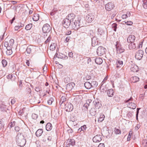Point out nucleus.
<instances>
[{
	"label": "nucleus",
	"mask_w": 147,
	"mask_h": 147,
	"mask_svg": "<svg viewBox=\"0 0 147 147\" xmlns=\"http://www.w3.org/2000/svg\"><path fill=\"white\" fill-rule=\"evenodd\" d=\"M80 18H79L77 20H76L74 21L73 22L72 21L71 23V27L72 29L75 30H77L80 28V26H82V24L81 22Z\"/></svg>",
	"instance_id": "obj_2"
},
{
	"label": "nucleus",
	"mask_w": 147,
	"mask_h": 147,
	"mask_svg": "<svg viewBox=\"0 0 147 147\" xmlns=\"http://www.w3.org/2000/svg\"><path fill=\"white\" fill-rule=\"evenodd\" d=\"M41 88L40 86H37L35 88V90L37 92H39Z\"/></svg>",
	"instance_id": "obj_61"
},
{
	"label": "nucleus",
	"mask_w": 147,
	"mask_h": 147,
	"mask_svg": "<svg viewBox=\"0 0 147 147\" xmlns=\"http://www.w3.org/2000/svg\"><path fill=\"white\" fill-rule=\"evenodd\" d=\"M95 61L98 64H101L102 62V60L100 58H96L95 59Z\"/></svg>",
	"instance_id": "obj_30"
},
{
	"label": "nucleus",
	"mask_w": 147,
	"mask_h": 147,
	"mask_svg": "<svg viewBox=\"0 0 147 147\" xmlns=\"http://www.w3.org/2000/svg\"><path fill=\"white\" fill-rule=\"evenodd\" d=\"M117 24L116 23H113L112 25V27L115 31H116L117 28Z\"/></svg>",
	"instance_id": "obj_49"
},
{
	"label": "nucleus",
	"mask_w": 147,
	"mask_h": 147,
	"mask_svg": "<svg viewBox=\"0 0 147 147\" xmlns=\"http://www.w3.org/2000/svg\"><path fill=\"white\" fill-rule=\"evenodd\" d=\"M132 134V131H130L129 132L128 135L127 139V141H129L130 140V138L131 137V135Z\"/></svg>",
	"instance_id": "obj_47"
},
{
	"label": "nucleus",
	"mask_w": 147,
	"mask_h": 147,
	"mask_svg": "<svg viewBox=\"0 0 147 147\" xmlns=\"http://www.w3.org/2000/svg\"><path fill=\"white\" fill-rule=\"evenodd\" d=\"M32 27V24H29L26 26L25 29L27 30H29L31 29Z\"/></svg>",
	"instance_id": "obj_41"
},
{
	"label": "nucleus",
	"mask_w": 147,
	"mask_h": 147,
	"mask_svg": "<svg viewBox=\"0 0 147 147\" xmlns=\"http://www.w3.org/2000/svg\"><path fill=\"white\" fill-rule=\"evenodd\" d=\"M52 128V125L50 123H48L46 125V129L47 131H49L51 130Z\"/></svg>",
	"instance_id": "obj_31"
},
{
	"label": "nucleus",
	"mask_w": 147,
	"mask_h": 147,
	"mask_svg": "<svg viewBox=\"0 0 147 147\" xmlns=\"http://www.w3.org/2000/svg\"><path fill=\"white\" fill-rule=\"evenodd\" d=\"M127 55H122L121 57V59L123 60L124 61L127 60Z\"/></svg>",
	"instance_id": "obj_53"
},
{
	"label": "nucleus",
	"mask_w": 147,
	"mask_h": 147,
	"mask_svg": "<svg viewBox=\"0 0 147 147\" xmlns=\"http://www.w3.org/2000/svg\"><path fill=\"white\" fill-rule=\"evenodd\" d=\"M128 45V47L129 49H134L136 48L135 44L134 42H130Z\"/></svg>",
	"instance_id": "obj_28"
},
{
	"label": "nucleus",
	"mask_w": 147,
	"mask_h": 147,
	"mask_svg": "<svg viewBox=\"0 0 147 147\" xmlns=\"http://www.w3.org/2000/svg\"><path fill=\"white\" fill-rule=\"evenodd\" d=\"M43 132L42 129H38L36 132V136L37 137H39L41 136Z\"/></svg>",
	"instance_id": "obj_29"
},
{
	"label": "nucleus",
	"mask_w": 147,
	"mask_h": 147,
	"mask_svg": "<svg viewBox=\"0 0 147 147\" xmlns=\"http://www.w3.org/2000/svg\"><path fill=\"white\" fill-rule=\"evenodd\" d=\"M66 96H62L61 97L60 101V103H61V104H62L66 100Z\"/></svg>",
	"instance_id": "obj_39"
},
{
	"label": "nucleus",
	"mask_w": 147,
	"mask_h": 147,
	"mask_svg": "<svg viewBox=\"0 0 147 147\" xmlns=\"http://www.w3.org/2000/svg\"><path fill=\"white\" fill-rule=\"evenodd\" d=\"M143 6L144 9H147V0H144L143 1Z\"/></svg>",
	"instance_id": "obj_44"
},
{
	"label": "nucleus",
	"mask_w": 147,
	"mask_h": 147,
	"mask_svg": "<svg viewBox=\"0 0 147 147\" xmlns=\"http://www.w3.org/2000/svg\"><path fill=\"white\" fill-rule=\"evenodd\" d=\"M10 43V46H13V45L14 43V40L13 39H11L9 41V42Z\"/></svg>",
	"instance_id": "obj_54"
},
{
	"label": "nucleus",
	"mask_w": 147,
	"mask_h": 147,
	"mask_svg": "<svg viewBox=\"0 0 147 147\" xmlns=\"http://www.w3.org/2000/svg\"><path fill=\"white\" fill-rule=\"evenodd\" d=\"M131 80L132 82L135 83L139 81V78L136 76H133L131 78Z\"/></svg>",
	"instance_id": "obj_32"
},
{
	"label": "nucleus",
	"mask_w": 147,
	"mask_h": 147,
	"mask_svg": "<svg viewBox=\"0 0 147 147\" xmlns=\"http://www.w3.org/2000/svg\"><path fill=\"white\" fill-rule=\"evenodd\" d=\"M84 86L87 89H90L92 87V86L91 83H90L89 82H86L84 84Z\"/></svg>",
	"instance_id": "obj_27"
},
{
	"label": "nucleus",
	"mask_w": 147,
	"mask_h": 147,
	"mask_svg": "<svg viewBox=\"0 0 147 147\" xmlns=\"http://www.w3.org/2000/svg\"><path fill=\"white\" fill-rule=\"evenodd\" d=\"M32 116L33 119H36L38 117V115L34 113L32 114Z\"/></svg>",
	"instance_id": "obj_55"
},
{
	"label": "nucleus",
	"mask_w": 147,
	"mask_h": 147,
	"mask_svg": "<svg viewBox=\"0 0 147 147\" xmlns=\"http://www.w3.org/2000/svg\"><path fill=\"white\" fill-rule=\"evenodd\" d=\"M65 109L67 111H71L73 109V106L71 103H67L65 105Z\"/></svg>",
	"instance_id": "obj_13"
},
{
	"label": "nucleus",
	"mask_w": 147,
	"mask_h": 147,
	"mask_svg": "<svg viewBox=\"0 0 147 147\" xmlns=\"http://www.w3.org/2000/svg\"><path fill=\"white\" fill-rule=\"evenodd\" d=\"M15 123L16 122L15 121H13V122H11L10 124L9 125L11 127H12L14 126L15 125Z\"/></svg>",
	"instance_id": "obj_62"
},
{
	"label": "nucleus",
	"mask_w": 147,
	"mask_h": 147,
	"mask_svg": "<svg viewBox=\"0 0 147 147\" xmlns=\"http://www.w3.org/2000/svg\"><path fill=\"white\" fill-rule=\"evenodd\" d=\"M67 146H69L71 145L72 146L74 145L75 144V140L74 139H68L67 140Z\"/></svg>",
	"instance_id": "obj_17"
},
{
	"label": "nucleus",
	"mask_w": 147,
	"mask_h": 147,
	"mask_svg": "<svg viewBox=\"0 0 147 147\" xmlns=\"http://www.w3.org/2000/svg\"><path fill=\"white\" fill-rule=\"evenodd\" d=\"M98 33L100 35H103L104 33L105 32L101 28H99L98 29Z\"/></svg>",
	"instance_id": "obj_36"
},
{
	"label": "nucleus",
	"mask_w": 147,
	"mask_h": 147,
	"mask_svg": "<svg viewBox=\"0 0 147 147\" xmlns=\"http://www.w3.org/2000/svg\"><path fill=\"white\" fill-rule=\"evenodd\" d=\"M54 101V99L53 98H51L48 100V103L49 105L52 104L53 101Z\"/></svg>",
	"instance_id": "obj_50"
},
{
	"label": "nucleus",
	"mask_w": 147,
	"mask_h": 147,
	"mask_svg": "<svg viewBox=\"0 0 147 147\" xmlns=\"http://www.w3.org/2000/svg\"><path fill=\"white\" fill-rule=\"evenodd\" d=\"M92 77L91 76L90 74H86V75L83 77V79L84 80H88L92 79Z\"/></svg>",
	"instance_id": "obj_33"
},
{
	"label": "nucleus",
	"mask_w": 147,
	"mask_h": 147,
	"mask_svg": "<svg viewBox=\"0 0 147 147\" xmlns=\"http://www.w3.org/2000/svg\"><path fill=\"white\" fill-rule=\"evenodd\" d=\"M107 93L109 97H112L113 96L114 92L113 89H111L107 90Z\"/></svg>",
	"instance_id": "obj_24"
},
{
	"label": "nucleus",
	"mask_w": 147,
	"mask_h": 147,
	"mask_svg": "<svg viewBox=\"0 0 147 147\" xmlns=\"http://www.w3.org/2000/svg\"><path fill=\"white\" fill-rule=\"evenodd\" d=\"M144 96L145 94H140V100H143L144 98Z\"/></svg>",
	"instance_id": "obj_63"
},
{
	"label": "nucleus",
	"mask_w": 147,
	"mask_h": 147,
	"mask_svg": "<svg viewBox=\"0 0 147 147\" xmlns=\"http://www.w3.org/2000/svg\"><path fill=\"white\" fill-rule=\"evenodd\" d=\"M12 53V51L11 50H7L6 51V53L7 55H9Z\"/></svg>",
	"instance_id": "obj_52"
},
{
	"label": "nucleus",
	"mask_w": 147,
	"mask_h": 147,
	"mask_svg": "<svg viewBox=\"0 0 147 147\" xmlns=\"http://www.w3.org/2000/svg\"><path fill=\"white\" fill-rule=\"evenodd\" d=\"M97 39L96 37H93L92 39V45L93 47H94L96 45L98 44V41L97 40Z\"/></svg>",
	"instance_id": "obj_15"
},
{
	"label": "nucleus",
	"mask_w": 147,
	"mask_h": 147,
	"mask_svg": "<svg viewBox=\"0 0 147 147\" xmlns=\"http://www.w3.org/2000/svg\"><path fill=\"white\" fill-rule=\"evenodd\" d=\"M117 52H119V53H121L124 51V49L121 47V45L117 42V44L115 45Z\"/></svg>",
	"instance_id": "obj_9"
},
{
	"label": "nucleus",
	"mask_w": 147,
	"mask_h": 147,
	"mask_svg": "<svg viewBox=\"0 0 147 147\" xmlns=\"http://www.w3.org/2000/svg\"><path fill=\"white\" fill-rule=\"evenodd\" d=\"M42 30L44 33H48L51 32V27L48 24H44L43 26Z\"/></svg>",
	"instance_id": "obj_4"
},
{
	"label": "nucleus",
	"mask_w": 147,
	"mask_h": 147,
	"mask_svg": "<svg viewBox=\"0 0 147 147\" xmlns=\"http://www.w3.org/2000/svg\"><path fill=\"white\" fill-rule=\"evenodd\" d=\"M16 141L18 145L20 146H25L26 140L23 135L21 133H18L16 137Z\"/></svg>",
	"instance_id": "obj_1"
},
{
	"label": "nucleus",
	"mask_w": 147,
	"mask_h": 147,
	"mask_svg": "<svg viewBox=\"0 0 147 147\" xmlns=\"http://www.w3.org/2000/svg\"><path fill=\"white\" fill-rule=\"evenodd\" d=\"M26 51L27 53L28 54H30L31 51V48L29 46L26 49Z\"/></svg>",
	"instance_id": "obj_51"
},
{
	"label": "nucleus",
	"mask_w": 147,
	"mask_h": 147,
	"mask_svg": "<svg viewBox=\"0 0 147 147\" xmlns=\"http://www.w3.org/2000/svg\"><path fill=\"white\" fill-rule=\"evenodd\" d=\"M2 63L3 67H5L7 64V61L5 59H3L2 61Z\"/></svg>",
	"instance_id": "obj_48"
},
{
	"label": "nucleus",
	"mask_w": 147,
	"mask_h": 147,
	"mask_svg": "<svg viewBox=\"0 0 147 147\" xmlns=\"http://www.w3.org/2000/svg\"><path fill=\"white\" fill-rule=\"evenodd\" d=\"M92 101L90 99L86 100V102L84 104L83 107L88 109V107L90 106L92 103Z\"/></svg>",
	"instance_id": "obj_20"
},
{
	"label": "nucleus",
	"mask_w": 147,
	"mask_h": 147,
	"mask_svg": "<svg viewBox=\"0 0 147 147\" xmlns=\"http://www.w3.org/2000/svg\"><path fill=\"white\" fill-rule=\"evenodd\" d=\"M93 103L96 109H99L101 105L100 103L98 101H94Z\"/></svg>",
	"instance_id": "obj_26"
},
{
	"label": "nucleus",
	"mask_w": 147,
	"mask_h": 147,
	"mask_svg": "<svg viewBox=\"0 0 147 147\" xmlns=\"http://www.w3.org/2000/svg\"><path fill=\"white\" fill-rule=\"evenodd\" d=\"M143 51L142 50H140L136 53L135 57L136 59L140 60L142 59L143 56Z\"/></svg>",
	"instance_id": "obj_7"
},
{
	"label": "nucleus",
	"mask_w": 147,
	"mask_h": 147,
	"mask_svg": "<svg viewBox=\"0 0 147 147\" xmlns=\"http://www.w3.org/2000/svg\"><path fill=\"white\" fill-rule=\"evenodd\" d=\"M80 32L82 33H86L88 30V28L87 26H84L83 24L82 26L80 28Z\"/></svg>",
	"instance_id": "obj_14"
},
{
	"label": "nucleus",
	"mask_w": 147,
	"mask_h": 147,
	"mask_svg": "<svg viewBox=\"0 0 147 147\" xmlns=\"http://www.w3.org/2000/svg\"><path fill=\"white\" fill-rule=\"evenodd\" d=\"M113 99L117 102L119 101V98L117 95H115L113 97Z\"/></svg>",
	"instance_id": "obj_59"
},
{
	"label": "nucleus",
	"mask_w": 147,
	"mask_h": 147,
	"mask_svg": "<svg viewBox=\"0 0 147 147\" xmlns=\"http://www.w3.org/2000/svg\"><path fill=\"white\" fill-rule=\"evenodd\" d=\"M72 21H70L69 19L66 18L64 19L63 22V25L65 28H68L69 26H71Z\"/></svg>",
	"instance_id": "obj_6"
},
{
	"label": "nucleus",
	"mask_w": 147,
	"mask_h": 147,
	"mask_svg": "<svg viewBox=\"0 0 147 147\" xmlns=\"http://www.w3.org/2000/svg\"><path fill=\"white\" fill-rule=\"evenodd\" d=\"M75 85L74 83L71 82L68 84L66 85V89L68 91H71Z\"/></svg>",
	"instance_id": "obj_12"
},
{
	"label": "nucleus",
	"mask_w": 147,
	"mask_h": 147,
	"mask_svg": "<svg viewBox=\"0 0 147 147\" xmlns=\"http://www.w3.org/2000/svg\"><path fill=\"white\" fill-rule=\"evenodd\" d=\"M94 17L93 15L91 14L90 15H88L86 17L88 21V22H91L94 19Z\"/></svg>",
	"instance_id": "obj_19"
},
{
	"label": "nucleus",
	"mask_w": 147,
	"mask_h": 147,
	"mask_svg": "<svg viewBox=\"0 0 147 147\" xmlns=\"http://www.w3.org/2000/svg\"><path fill=\"white\" fill-rule=\"evenodd\" d=\"M84 59L87 61V64H90V63L91 62V60L90 58L85 57H84Z\"/></svg>",
	"instance_id": "obj_45"
},
{
	"label": "nucleus",
	"mask_w": 147,
	"mask_h": 147,
	"mask_svg": "<svg viewBox=\"0 0 147 147\" xmlns=\"http://www.w3.org/2000/svg\"><path fill=\"white\" fill-rule=\"evenodd\" d=\"M51 36L50 35H49L46 40L45 41V42L46 43H47L49 42L51 40Z\"/></svg>",
	"instance_id": "obj_64"
},
{
	"label": "nucleus",
	"mask_w": 147,
	"mask_h": 147,
	"mask_svg": "<svg viewBox=\"0 0 147 147\" xmlns=\"http://www.w3.org/2000/svg\"><path fill=\"white\" fill-rule=\"evenodd\" d=\"M4 124L1 120H0V129H1L4 127Z\"/></svg>",
	"instance_id": "obj_60"
},
{
	"label": "nucleus",
	"mask_w": 147,
	"mask_h": 147,
	"mask_svg": "<svg viewBox=\"0 0 147 147\" xmlns=\"http://www.w3.org/2000/svg\"><path fill=\"white\" fill-rule=\"evenodd\" d=\"M134 100L132 97H131L129 99L125 101V103H128L127 106L128 107L132 109L136 108V105L133 102Z\"/></svg>",
	"instance_id": "obj_3"
},
{
	"label": "nucleus",
	"mask_w": 147,
	"mask_h": 147,
	"mask_svg": "<svg viewBox=\"0 0 147 147\" xmlns=\"http://www.w3.org/2000/svg\"><path fill=\"white\" fill-rule=\"evenodd\" d=\"M70 80V79L69 77L67 76H65L64 79V82L65 83H67L69 82Z\"/></svg>",
	"instance_id": "obj_42"
},
{
	"label": "nucleus",
	"mask_w": 147,
	"mask_h": 147,
	"mask_svg": "<svg viewBox=\"0 0 147 147\" xmlns=\"http://www.w3.org/2000/svg\"><path fill=\"white\" fill-rule=\"evenodd\" d=\"M81 127L82 130V131H83V132H84L85 131L87 128V127L86 125H84L82 126Z\"/></svg>",
	"instance_id": "obj_57"
},
{
	"label": "nucleus",
	"mask_w": 147,
	"mask_h": 147,
	"mask_svg": "<svg viewBox=\"0 0 147 147\" xmlns=\"http://www.w3.org/2000/svg\"><path fill=\"white\" fill-rule=\"evenodd\" d=\"M4 46L6 47L7 50H11L12 46H11L8 45H9V42L7 41H5L4 43Z\"/></svg>",
	"instance_id": "obj_25"
},
{
	"label": "nucleus",
	"mask_w": 147,
	"mask_h": 147,
	"mask_svg": "<svg viewBox=\"0 0 147 147\" xmlns=\"http://www.w3.org/2000/svg\"><path fill=\"white\" fill-rule=\"evenodd\" d=\"M114 7V4L112 2H109L105 5V8L107 11H109L112 9Z\"/></svg>",
	"instance_id": "obj_8"
},
{
	"label": "nucleus",
	"mask_w": 147,
	"mask_h": 147,
	"mask_svg": "<svg viewBox=\"0 0 147 147\" xmlns=\"http://www.w3.org/2000/svg\"><path fill=\"white\" fill-rule=\"evenodd\" d=\"M123 22L125 23L126 25L129 26L133 24V22L131 21H127V22L124 21Z\"/></svg>",
	"instance_id": "obj_46"
},
{
	"label": "nucleus",
	"mask_w": 147,
	"mask_h": 147,
	"mask_svg": "<svg viewBox=\"0 0 147 147\" xmlns=\"http://www.w3.org/2000/svg\"><path fill=\"white\" fill-rule=\"evenodd\" d=\"M39 19V15L38 14L35 13L34 14L33 17V19L34 21H37Z\"/></svg>",
	"instance_id": "obj_35"
},
{
	"label": "nucleus",
	"mask_w": 147,
	"mask_h": 147,
	"mask_svg": "<svg viewBox=\"0 0 147 147\" xmlns=\"http://www.w3.org/2000/svg\"><path fill=\"white\" fill-rule=\"evenodd\" d=\"M91 84L92 86V87L94 88H95L98 85V83L96 81H94L92 82Z\"/></svg>",
	"instance_id": "obj_40"
},
{
	"label": "nucleus",
	"mask_w": 147,
	"mask_h": 147,
	"mask_svg": "<svg viewBox=\"0 0 147 147\" xmlns=\"http://www.w3.org/2000/svg\"><path fill=\"white\" fill-rule=\"evenodd\" d=\"M56 44L55 43H53L51 45L49 49L51 50H54L55 49Z\"/></svg>",
	"instance_id": "obj_37"
},
{
	"label": "nucleus",
	"mask_w": 147,
	"mask_h": 147,
	"mask_svg": "<svg viewBox=\"0 0 147 147\" xmlns=\"http://www.w3.org/2000/svg\"><path fill=\"white\" fill-rule=\"evenodd\" d=\"M117 65L119 64V65L122 66L123 64V61L121 60H117Z\"/></svg>",
	"instance_id": "obj_56"
},
{
	"label": "nucleus",
	"mask_w": 147,
	"mask_h": 147,
	"mask_svg": "<svg viewBox=\"0 0 147 147\" xmlns=\"http://www.w3.org/2000/svg\"><path fill=\"white\" fill-rule=\"evenodd\" d=\"M57 9H54L50 12L51 15L53 16V18L55 20L57 19L59 17L57 15Z\"/></svg>",
	"instance_id": "obj_10"
},
{
	"label": "nucleus",
	"mask_w": 147,
	"mask_h": 147,
	"mask_svg": "<svg viewBox=\"0 0 147 147\" xmlns=\"http://www.w3.org/2000/svg\"><path fill=\"white\" fill-rule=\"evenodd\" d=\"M135 39V37L134 35H130L127 38V41L129 43L134 42Z\"/></svg>",
	"instance_id": "obj_16"
},
{
	"label": "nucleus",
	"mask_w": 147,
	"mask_h": 147,
	"mask_svg": "<svg viewBox=\"0 0 147 147\" xmlns=\"http://www.w3.org/2000/svg\"><path fill=\"white\" fill-rule=\"evenodd\" d=\"M105 49L102 46L98 47L96 51L97 55L100 56L102 55L105 54Z\"/></svg>",
	"instance_id": "obj_5"
},
{
	"label": "nucleus",
	"mask_w": 147,
	"mask_h": 147,
	"mask_svg": "<svg viewBox=\"0 0 147 147\" xmlns=\"http://www.w3.org/2000/svg\"><path fill=\"white\" fill-rule=\"evenodd\" d=\"M55 55L56 57L59 58L65 59H67L68 58V57L67 56H65L62 53H59L58 54L56 53Z\"/></svg>",
	"instance_id": "obj_18"
},
{
	"label": "nucleus",
	"mask_w": 147,
	"mask_h": 147,
	"mask_svg": "<svg viewBox=\"0 0 147 147\" xmlns=\"http://www.w3.org/2000/svg\"><path fill=\"white\" fill-rule=\"evenodd\" d=\"M114 130L115 133L116 134H120L121 133V131L116 127L114 128Z\"/></svg>",
	"instance_id": "obj_38"
},
{
	"label": "nucleus",
	"mask_w": 147,
	"mask_h": 147,
	"mask_svg": "<svg viewBox=\"0 0 147 147\" xmlns=\"http://www.w3.org/2000/svg\"><path fill=\"white\" fill-rule=\"evenodd\" d=\"M90 112V114L92 116H94L96 114V109L94 108H91Z\"/></svg>",
	"instance_id": "obj_34"
},
{
	"label": "nucleus",
	"mask_w": 147,
	"mask_h": 147,
	"mask_svg": "<svg viewBox=\"0 0 147 147\" xmlns=\"http://www.w3.org/2000/svg\"><path fill=\"white\" fill-rule=\"evenodd\" d=\"M16 74H8L7 76V79H10L11 80H14L16 78Z\"/></svg>",
	"instance_id": "obj_22"
},
{
	"label": "nucleus",
	"mask_w": 147,
	"mask_h": 147,
	"mask_svg": "<svg viewBox=\"0 0 147 147\" xmlns=\"http://www.w3.org/2000/svg\"><path fill=\"white\" fill-rule=\"evenodd\" d=\"M105 117V116L104 115H102L100 116V117L98 119V121L101 122L103 121Z\"/></svg>",
	"instance_id": "obj_43"
},
{
	"label": "nucleus",
	"mask_w": 147,
	"mask_h": 147,
	"mask_svg": "<svg viewBox=\"0 0 147 147\" xmlns=\"http://www.w3.org/2000/svg\"><path fill=\"white\" fill-rule=\"evenodd\" d=\"M75 17V15L73 13H70L66 17V18L69 19L70 21H72V20H73Z\"/></svg>",
	"instance_id": "obj_23"
},
{
	"label": "nucleus",
	"mask_w": 147,
	"mask_h": 147,
	"mask_svg": "<svg viewBox=\"0 0 147 147\" xmlns=\"http://www.w3.org/2000/svg\"><path fill=\"white\" fill-rule=\"evenodd\" d=\"M130 69L131 71L134 73L137 72L139 70L138 66L136 65H132Z\"/></svg>",
	"instance_id": "obj_21"
},
{
	"label": "nucleus",
	"mask_w": 147,
	"mask_h": 147,
	"mask_svg": "<svg viewBox=\"0 0 147 147\" xmlns=\"http://www.w3.org/2000/svg\"><path fill=\"white\" fill-rule=\"evenodd\" d=\"M102 137L101 135H97L93 138L92 140L94 142H98L102 140Z\"/></svg>",
	"instance_id": "obj_11"
},
{
	"label": "nucleus",
	"mask_w": 147,
	"mask_h": 147,
	"mask_svg": "<svg viewBox=\"0 0 147 147\" xmlns=\"http://www.w3.org/2000/svg\"><path fill=\"white\" fill-rule=\"evenodd\" d=\"M43 73H46L47 71V66H44V68L43 69Z\"/></svg>",
	"instance_id": "obj_58"
}]
</instances>
